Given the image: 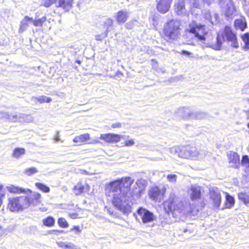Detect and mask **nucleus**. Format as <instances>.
Returning <instances> with one entry per match:
<instances>
[{"mask_svg":"<svg viewBox=\"0 0 249 249\" xmlns=\"http://www.w3.org/2000/svg\"><path fill=\"white\" fill-rule=\"evenodd\" d=\"M108 32V28H107L105 32L101 33V34L97 35L95 36V38L97 40H102L104 38H105L107 35Z\"/></svg>","mask_w":249,"mask_h":249,"instance_id":"37","label":"nucleus"},{"mask_svg":"<svg viewBox=\"0 0 249 249\" xmlns=\"http://www.w3.org/2000/svg\"><path fill=\"white\" fill-rule=\"evenodd\" d=\"M77 63L78 64H80L81 62L79 60L77 61Z\"/></svg>","mask_w":249,"mask_h":249,"instance_id":"59","label":"nucleus"},{"mask_svg":"<svg viewBox=\"0 0 249 249\" xmlns=\"http://www.w3.org/2000/svg\"><path fill=\"white\" fill-rule=\"evenodd\" d=\"M6 189L10 193L15 194L23 193L28 195H31V194L33 193L29 189H23L22 188H20L18 186H16L12 184L6 186Z\"/></svg>","mask_w":249,"mask_h":249,"instance_id":"18","label":"nucleus"},{"mask_svg":"<svg viewBox=\"0 0 249 249\" xmlns=\"http://www.w3.org/2000/svg\"><path fill=\"white\" fill-rule=\"evenodd\" d=\"M244 10L246 15L249 17V8L248 7H244Z\"/></svg>","mask_w":249,"mask_h":249,"instance_id":"50","label":"nucleus"},{"mask_svg":"<svg viewBox=\"0 0 249 249\" xmlns=\"http://www.w3.org/2000/svg\"><path fill=\"white\" fill-rule=\"evenodd\" d=\"M70 216L72 219H75L78 217V214L76 213H70Z\"/></svg>","mask_w":249,"mask_h":249,"instance_id":"49","label":"nucleus"},{"mask_svg":"<svg viewBox=\"0 0 249 249\" xmlns=\"http://www.w3.org/2000/svg\"><path fill=\"white\" fill-rule=\"evenodd\" d=\"M241 164L245 167H249V158L248 156L245 155L242 157Z\"/></svg>","mask_w":249,"mask_h":249,"instance_id":"36","label":"nucleus"},{"mask_svg":"<svg viewBox=\"0 0 249 249\" xmlns=\"http://www.w3.org/2000/svg\"><path fill=\"white\" fill-rule=\"evenodd\" d=\"M39 210L41 212H46L47 210V209L46 207H41L39 208Z\"/></svg>","mask_w":249,"mask_h":249,"instance_id":"54","label":"nucleus"},{"mask_svg":"<svg viewBox=\"0 0 249 249\" xmlns=\"http://www.w3.org/2000/svg\"><path fill=\"white\" fill-rule=\"evenodd\" d=\"M38 172V170L35 167H31L27 168L25 170V173L28 176H31L34 174Z\"/></svg>","mask_w":249,"mask_h":249,"instance_id":"41","label":"nucleus"},{"mask_svg":"<svg viewBox=\"0 0 249 249\" xmlns=\"http://www.w3.org/2000/svg\"><path fill=\"white\" fill-rule=\"evenodd\" d=\"M3 185H2V184H0V192L1 191H3L2 190V188H3Z\"/></svg>","mask_w":249,"mask_h":249,"instance_id":"57","label":"nucleus"},{"mask_svg":"<svg viewBox=\"0 0 249 249\" xmlns=\"http://www.w3.org/2000/svg\"><path fill=\"white\" fill-rule=\"evenodd\" d=\"M25 153V149L22 148H17L15 149L13 153V156L15 158H18L20 156L24 155Z\"/></svg>","mask_w":249,"mask_h":249,"instance_id":"32","label":"nucleus"},{"mask_svg":"<svg viewBox=\"0 0 249 249\" xmlns=\"http://www.w3.org/2000/svg\"><path fill=\"white\" fill-rule=\"evenodd\" d=\"M32 100L35 102L37 101L39 103L42 104L43 103H50L52 101V99L50 97L43 95L37 97H33Z\"/></svg>","mask_w":249,"mask_h":249,"instance_id":"27","label":"nucleus"},{"mask_svg":"<svg viewBox=\"0 0 249 249\" xmlns=\"http://www.w3.org/2000/svg\"><path fill=\"white\" fill-rule=\"evenodd\" d=\"M175 115L177 118L183 120L201 119L206 116L204 112L194 111L188 107H181L178 108L175 111Z\"/></svg>","mask_w":249,"mask_h":249,"instance_id":"6","label":"nucleus"},{"mask_svg":"<svg viewBox=\"0 0 249 249\" xmlns=\"http://www.w3.org/2000/svg\"><path fill=\"white\" fill-rule=\"evenodd\" d=\"M173 0H159L157 1V10L162 14L167 13L170 9Z\"/></svg>","mask_w":249,"mask_h":249,"instance_id":"16","label":"nucleus"},{"mask_svg":"<svg viewBox=\"0 0 249 249\" xmlns=\"http://www.w3.org/2000/svg\"><path fill=\"white\" fill-rule=\"evenodd\" d=\"M13 115V114H10L8 112H0V118L5 119L10 121V118H12Z\"/></svg>","mask_w":249,"mask_h":249,"instance_id":"39","label":"nucleus"},{"mask_svg":"<svg viewBox=\"0 0 249 249\" xmlns=\"http://www.w3.org/2000/svg\"><path fill=\"white\" fill-rule=\"evenodd\" d=\"M175 11L178 15H182L186 13L184 0H178L175 3Z\"/></svg>","mask_w":249,"mask_h":249,"instance_id":"22","label":"nucleus"},{"mask_svg":"<svg viewBox=\"0 0 249 249\" xmlns=\"http://www.w3.org/2000/svg\"><path fill=\"white\" fill-rule=\"evenodd\" d=\"M226 200L229 202V204H227V207L228 208L231 207L234 203V198L229 194L226 195Z\"/></svg>","mask_w":249,"mask_h":249,"instance_id":"38","label":"nucleus"},{"mask_svg":"<svg viewBox=\"0 0 249 249\" xmlns=\"http://www.w3.org/2000/svg\"><path fill=\"white\" fill-rule=\"evenodd\" d=\"M32 18H30L27 16H25L20 22L18 32L19 33H22L24 32L28 27L29 24L32 22Z\"/></svg>","mask_w":249,"mask_h":249,"instance_id":"23","label":"nucleus"},{"mask_svg":"<svg viewBox=\"0 0 249 249\" xmlns=\"http://www.w3.org/2000/svg\"><path fill=\"white\" fill-rule=\"evenodd\" d=\"M60 140V138H59V134H57L55 138V141L56 142H57L59 141Z\"/></svg>","mask_w":249,"mask_h":249,"instance_id":"55","label":"nucleus"},{"mask_svg":"<svg viewBox=\"0 0 249 249\" xmlns=\"http://www.w3.org/2000/svg\"><path fill=\"white\" fill-rule=\"evenodd\" d=\"M100 142L99 140H94L91 142H88L89 143H92V144H96V143H99Z\"/></svg>","mask_w":249,"mask_h":249,"instance_id":"53","label":"nucleus"},{"mask_svg":"<svg viewBox=\"0 0 249 249\" xmlns=\"http://www.w3.org/2000/svg\"><path fill=\"white\" fill-rule=\"evenodd\" d=\"M35 186L38 189L46 193H49L50 191V188L49 187L41 183H36Z\"/></svg>","mask_w":249,"mask_h":249,"instance_id":"30","label":"nucleus"},{"mask_svg":"<svg viewBox=\"0 0 249 249\" xmlns=\"http://www.w3.org/2000/svg\"><path fill=\"white\" fill-rule=\"evenodd\" d=\"M74 0H43L41 5L49 7L54 3L55 6L61 8L65 11H69L72 7Z\"/></svg>","mask_w":249,"mask_h":249,"instance_id":"8","label":"nucleus"},{"mask_svg":"<svg viewBox=\"0 0 249 249\" xmlns=\"http://www.w3.org/2000/svg\"><path fill=\"white\" fill-rule=\"evenodd\" d=\"M74 230H75V232L76 233H79L81 232V230L79 226H74V227L71 229V231Z\"/></svg>","mask_w":249,"mask_h":249,"instance_id":"47","label":"nucleus"},{"mask_svg":"<svg viewBox=\"0 0 249 249\" xmlns=\"http://www.w3.org/2000/svg\"><path fill=\"white\" fill-rule=\"evenodd\" d=\"M238 198L244 204H249V196L246 193H240L238 194Z\"/></svg>","mask_w":249,"mask_h":249,"instance_id":"28","label":"nucleus"},{"mask_svg":"<svg viewBox=\"0 0 249 249\" xmlns=\"http://www.w3.org/2000/svg\"><path fill=\"white\" fill-rule=\"evenodd\" d=\"M248 127H249V123H248Z\"/></svg>","mask_w":249,"mask_h":249,"instance_id":"60","label":"nucleus"},{"mask_svg":"<svg viewBox=\"0 0 249 249\" xmlns=\"http://www.w3.org/2000/svg\"><path fill=\"white\" fill-rule=\"evenodd\" d=\"M206 151L198 150L196 147L186 146L180 147L178 157L185 159L200 160L204 158Z\"/></svg>","mask_w":249,"mask_h":249,"instance_id":"5","label":"nucleus"},{"mask_svg":"<svg viewBox=\"0 0 249 249\" xmlns=\"http://www.w3.org/2000/svg\"><path fill=\"white\" fill-rule=\"evenodd\" d=\"M1 226H0V230H1Z\"/></svg>","mask_w":249,"mask_h":249,"instance_id":"62","label":"nucleus"},{"mask_svg":"<svg viewBox=\"0 0 249 249\" xmlns=\"http://www.w3.org/2000/svg\"><path fill=\"white\" fill-rule=\"evenodd\" d=\"M141 181H142V180H138V181H137V184H138L139 183L141 182Z\"/></svg>","mask_w":249,"mask_h":249,"instance_id":"58","label":"nucleus"},{"mask_svg":"<svg viewBox=\"0 0 249 249\" xmlns=\"http://www.w3.org/2000/svg\"><path fill=\"white\" fill-rule=\"evenodd\" d=\"M180 147L174 146L169 148L170 153L173 155H177L178 157Z\"/></svg>","mask_w":249,"mask_h":249,"instance_id":"35","label":"nucleus"},{"mask_svg":"<svg viewBox=\"0 0 249 249\" xmlns=\"http://www.w3.org/2000/svg\"><path fill=\"white\" fill-rule=\"evenodd\" d=\"M165 192L166 188L164 186L161 188L153 186L150 188L148 195L152 200L160 202L163 198Z\"/></svg>","mask_w":249,"mask_h":249,"instance_id":"10","label":"nucleus"},{"mask_svg":"<svg viewBox=\"0 0 249 249\" xmlns=\"http://www.w3.org/2000/svg\"><path fill=\"white\" fill-rule=\"evenodd\" d=\"M58 225L62 228L68 227V224L64 218H60L58 220Z\"/></svg>","mask_w":249,"mask_h":249,"instance_id":"40","label":"nucleus"},{"mask_svg":"<svg viewBox=\"0 0 249 249\" xmlns=\"http://www.w3.org/2000/svg\"><path fill=\"white\" fill-rule=\"evenodd\" d=\"M137 213L144 223L151 222L154 219V215L153 213L145 209L139 208L137 211Z\"/></svg>","mask_w":249,"mask_h":249,"instance_id":"13","label":"nucleus"},{"mask_svg":"<svg viewBox=\"0 0 249 249\" xmlns=\"http://www.w3.org/2000/svg\"><path fill=\"white\" fill-rule=\"evenodd\" d=\"M179 22L177 20H171L166 22L163 27V33L168 39L176 40L180 34Z\"/></svg>","mask_w":249,"mask_h":249,"instance_id":"7","label":"nucleus"},{"mask_svg":"<svg viewBox=\"0 0 249 249\" xmlns=\"http://www.w3.org/2000/svg\"><path fill=\"white\" fill-rule=\"evenodd\" d=\"M82 174H87V175H89V174L88 173V172L85 171V170H82V172H81Z\"/></svg>","mask_w":249,"mask_h":249,"instance_id":"56","label":"nucleus"},{"mask_svg":"<svg viewBox=\"0 0 249 249\" xmlns=\"http://www.w3.org/2000/svg\"><path fill=\"white\" fill-rule=\"evenodd\" d=\"M129 12L125 10L118 11L116 16V19L119 24L124 23L127 19Z\"/></svg>","mask_w":249,"mask_h":249,"instance_id":"20","label":"nucleus"},{"mask_svg":"<svg viewBox=\"0 0 249 249\" xmlns=\"http://www.w3.org/2000/svg\"><path fill=\"white\" fill-rule=\"evenodd\" d=\"M168 181L172 183H175L177 181V176L175 174H169L167 177Z\"/></svg>","mask_w":249,"mask_h":249,"instance_id":"42","label":"nucleus"},{"mask_svg":"<svg viewBox=\"0 0 249 249\" xmlns=\"http://www.w3.org/2000/svg\"><path fill=\"white\" fill-rule=\"evenodd\" d=\"M105 24V25L106 26H107V29L108 28V27H110L112 26V24H113V21L110 18H107L105 22L104 23ZM108 30L109 31V30L108 29Z\"/></svg>","mask_w":249,"mask_h":249,"instance_id":"43","label":"nucleus"},{"mask_svg":"<svg viewBox=\"0 0 249 249\" xmlns=\"http://www.w3.org/2000/svg\"><path fill=\"white\" fill-rule=\"evenodd\" d=\"M133 182L131 178L125 177L106 185V195L111 197L113 205L124 213L131 211L130 202L132 196L130 189Z\"/></svg>","mask_w":249,"mask_h":249,"instance_id":"1","label":"nucleus"},{"mask_svg":"<svg viewBox=\"0 0 249 249\" xmlns=\"http://www.w3.org/2000/svg\"><path fill=\"white\" fill-rule=\"evenodd\" d=\"M46 20V18L45 17H43L36 20H34L33 19L32 22L34 25L36 27H41Z\"/></svg>","mask_w":249,"mask_h":249,"instance_id":"31","label":"nucleus"},{"mask_svg":"<svg viewBox=\"0 0 249 249\" xmlns=\"http://www.w3.org/2000/svg\"><path fill=\"white\" fill-rule=\"evenodd\" d=\"M90 139V135L89 133H85L76 136L73 140L75 143H85Z\"/></svg>","mask_w":249,"mask_h":249,"instance_id":"25","label":"nucleus"},{"mask_svg":"<svg viewBox=\"0 0 249 249\" xmlns=\"http://www.w3.org/2000/svg\"><path fill=\"white\" fill-rule=\"evenodd\" d=\"M213 0H203L204 3H207L208 5H210Z\"/></svg>","mask_w":249,"mask_h":249,"instance_id":"52","label":"nucleus"},{"mask_svg":"<svg viewBox=\"0 0 249 249\" xmlns=\"http://www.w3.org/2000/svg\"><path fill=\"white\" fill-rule=\"evenodd\" d=\"M7 209L13 212L22 211L31 206H37L41 202V195L33 192L31 195L9 197Z\"/></svg>","mask_w":249,"mask_h":249,"instance_id":"2","label":"nucleus"},{"mask_svg":"<svg viewBox=\"0 0 249 249\" xmlns=\"http://www.w3.org/2000/svg\"><path fill=\"white\" fill-rule=\"evenodd\" d=\"M112 128H120L121 127V124L120 123H115L112 124Z\"/></svg>","mask_w":249,"mask_h":249,"instance_id":"48","label":"nucleus"},{"mask_svg":"<svg viewBox=\"0 0 249 249\" xmlns=\"http://www.w3.org/2000/svg\"><path fill=\"white\" fill-rule=\"evenodd\" d=\"M213 16L214 17V21H213L212 20V16L211 15V14H210L209 12H208V13H206L205 14V18L207 19H208L209 21H210L212 24H214L216 23L217 22V19L218 18V16L217 14H215L213 15Z\"/></svg>","mask_w":249,"mask_h":249,"instance_id":"33","label":"nucleus"},{"mask_svg":"<svg viewBox=\"0 0 249 249\" xmlns=\"http://www.w3.org/2000/svg\"><path fill=\"white\" fill-rule=\"evenodd\" d=\"M163 207L167 213L172 212L173 214L177 213L185 214L190 213L193 215H196L199 210L195 204L189 203L184 206L183 202L179 200L175 194H171L168 200L164 201Z\"/></svg>","mask_w":249,"mask_h":249,"instance_id":"3","label":"nucleus"},{"mask_svg":"<svg viewBox=\"0 0 249 249\" xmlns=\"http://www.w3.org/2000/svg\"><path fill=\"white\" fill-rule=\"evenodd\" d=\"M224 11L225 16L227 17L234 16L237 14V10L233 2L230 0L227 1Z\"/></svg>","mask_w":249,"mask_h":249,"instance_id":"19","label":"nucleus"},{"mask_svg":"<svg viewBox=\"0 0 249 249\" xmlns=\"http://www.w3.org/2000/svg\"><path fill=\"white\" fill-rule=\"evenodd\" d=\"M43 224L47 227H52L54 224V219L53 217L49 216L43 219Z\"/></svg>","mask_w":249,"mask_h":249,"instance_id":"29","label":"nucleus"},{"mask_svg":"<svg viewBox=\"0 0 249 249\" xmlns=\"http://www.w3.org/2000/svg\"><path fill=\"white\" fill-rule=\"evenodd\" d=\"M210 201L215 208L219 207L221 202L220 193L217 188H211L209 191Z\"/></svg>","mask_w":249,"mask_h":249,"instance_id":"11","label":"nucleus"},{"mask_svg":"<svg viewBox=\"0 0 249 249\" xmlns=\"http://www.w3.org/2000/svg\"><path fill=\"white\" fill-rule=\"evenodd\" d=\"M181 53L182 54L187 55H189L191 54V53L190 52L187 51H185V50L182 51Z\"/></svg>","mask_w":249,"mask_h":249,"instance_id":"51","label":"nucleus"},{"mask_svg":"<svg viewBox=\"0 0 249 249\" xmlns=\"http://www.w3.org/2000/svg\"><path fill=\"white\" fill-rule=\"evenodd\" d=\"M228 161L234 168H238L240 166V156L237 153L230 151L227 154Z\"/></svg>","mask_w":249,"mask_h":249,"instance_id":"17","label":"nucleus"},{"mask_svg":"<svg viewBox=\"0 0 249 249\" xmlns=\"http://www.w3.org/2000/svg\"><path fill=\"white\" fill-rule=\"evenodd\" d=\"M57 232H62V231H58Z\"/></svg>","mask_w":249,"mask_h":249,"instance_id":"61","label":"nucleus"},{"mask_svg":"<svg viewBox=\"0 0 249 249\" xmlns=\"http://www.w3.org/2000/svg\"><path fill=\"white\" fill-rule=\"evenodd\" d=\"M241 37L245 45V48L246 49H249V34L246 33L243 35Z\"/></svg>","mask_w":249,"mask_h":249,"instance_id":"34","label":"nucleus"},{"mask_svg":"<svg viewBox=\"0 0 249 249\" xmlns=\"http://www.w3.org/2000/svg\"><path fill=\"white\" fill-rule=\"evenodd\" d=\"M247 26L246 19L244 18L236 19L234 21V27L236 30L239 29L241 31H244L246 28Z\"/></svg>","mask_w":249,"mask_h":249,"instance_id":"24","label":"nucleus"},{"mask_svg":"<svg viewBox=\"0 0 249 249\" xmlns=\"http://www.w3.org/2000/svg\"><path fill=\"white\" fill-rule=\"evenodd\" d=\"M187 30L194 34L195 36L199 40L202 42L205 41V36L207 35V32L205 29L204 26L192 22L189 24Z\"/></svg>","mask_w":249,"mask_h":249,"instance_id":"9","label":"nucleus"},{"mask_svg":"<svg viewBox=\"0 0 249 249\" xmlns=\"http://www.w3.org/2000/svg\"><path fill=\"white\" fill-rule=\"evenodd\" d=\"M125 27L126 28L129 29H132L133 27V22L130 21V22L127 23L125 25Z\"/></svg>","mask_w":249,"mask_h":249,"instance_id":"46","label":"nucleus"},{"mask_svg":"<svg viewBox=\"0 0 249 249\" xmlns=\"http://www.w3.org/2000/svg\"><path fill=\"white\" fill-rule=\"evenodd\" d=\"M134 144V141L133 140H128L125 141L124 145L126 146H131Z\"/></svg>","mask_w":249,"mask_h":249,"instance_id":"44","label":"nucleus"},{"mask_svg":"<svg viewBox=\"0 0 249 249\" xmlns=\"http://www.w3.org/2000/svg\"><path fill=\"white\" fill-rule=\"evenodd\" d=\"M56 243L58 246L62 249H76L75 245L71 242L59 241Z\"/></svg>","mask_w":249,"mask_h":249,"instance_id":"26","label":"nucleus"},{"mask_svg":"<svg viewBox=\"0 0 249 249\" xmlns=\"http://www.w3.org/2000/svg\"><path fill=\"white\" fill-rule=\"evenodd\" d=\"M123 137L122 135L114 133L102 134L100 139L108 143H116L119 142Z\"/></svg>","mask_w":249,"mask_h":249,"instance_id":"15","label":"nucleus"},{"mask_svg":"<svg viewBox=\"0 0 249 249\" xmlns=\"http://www.w3.org/2000/svg\"><path fill=\"white\" fill-rule=\"evenodd\" d=\"M89 186L87 183L83 184L82 182H78L73 188V193L76 195H79L82 193L87 192L89 190Z\"/></svg>","mask_w":249,"mask_h":249,"instance_id":"21","label":"nucleus"},{"mask_svg":"<svg viewBox=\"0 0 249 249\" xmlns=\"http://www.w3.org/2000/svg\"><path fill=\"white\" fill-rule=\"evenodd\" d=\"M5 194L4 191H1L0 192V207L2 203V199L4 198Z\"/></svg>","mask_w":249,"mask_h":249,"instance_id":"45","label":"nucleus"},{"mask_svg":"<svg viewBox=\"0 0 249 249\" xmlns=\"http://www.w3.org/2000/svg\"><path fill=\"white\" fill-rule=\"evenodd\" d=\"M191 200L193 201H196L201 198V188L196 184H192L187 191Z\"/></svg>","mask_w":249,"mask_h":249,"instance_id":"12","label":"nucleus"},{"mask_svg":"<svg viewBox=\"0 0 249 249\" xmlns=\"http://www.w3.org/2000/svg\"><path fill=\"white\" fill-rule=\"evenodd\" d=\"M10 118V121L20 123H30L33 121V118L30 115L25 114H16L12 115Z\"/></svg>","mask_w":249,"mask_h":249,"instance_id":"14","label":"nucleus"},{"mask_svg":"<svg viewBox=\"0 0 249 249\" xmlns=\"http://www.w3.org/2000/svg\"><path fill=\"white\" fill-rule=\"evenodd\" d=\"M222 40H227L231 43V46L234 48L238 47V43L235 34H234L231 28L229 26H226L221 33L218 34L216 38V43L213 45V48L216 50H219L221 48Z\"/></svg>","mask_w":249,"mask_h":249,"instance_id":"4","label":"nucleus"}]
</instances>
